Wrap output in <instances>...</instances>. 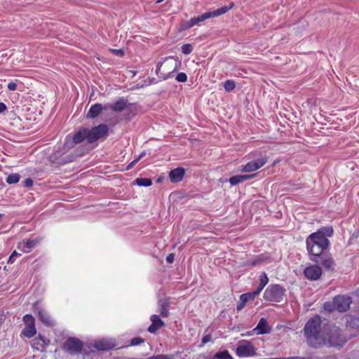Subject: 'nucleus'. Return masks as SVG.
I'll use <instances>...</instances> for the list:
<instances>
[{"label":"nucleus","mask_w":359,"mask_h":359,"mask_svg":"<svg viewBox=\"0 0 359 359\" xmlns=\"http://www.w3.org/2000/svg\"><path fill=\"white\" fill-rule=\"evenodd\" d=\"M144 341V339L142 337H135L130 340V346H138L143 343Z\"/></svg>","instance_id":"f704fd0d"},{"label":"nucleus","mask_w":359,"mask_h":359,"mask_svg":"<svg viewBox=\"0 0 359 359\" xmlns=\"http://www.w3.org/2000/svg\"><path fill=\"white\" fill-rule=\"evenodd\" d=\"M313 262L321 264L327 271H332L334 269L335 263L332 255L325 252L320 256L311 257Z\"/></svg>","instance_id":"6e6552de"},{"label":"nucleus","mask_w":359,"mask_h":359,"mask_svg":"<svg viewBox=\"0 0 359 359\" xmlns=\"http://www.w3.org/2000/svg\"><path fill=\"white\" fill-rule=\"evenodd\" d=\"M192 50L193 47L190 43H185L182 46V52L185 55L190 54Z\"/></svg>","instance_id":"72a5a7b5"},{"label":"nucleus","mask_w":359,"mask_h":359,"mask_svg":"<svg viewBox=\"0 0 359 359\" xmlns=\"http://www.w3.org/2000/svg\"><path fill=\"white\" fill-rule=\"evenodd\" d=\"M35 326H25L22 333L27 337L31 338L36 334Z\"/></svg>","instance_id":"bb28decb"},{"label":"nucleus","mask_w":359,"mask_h":359,"mask_svg":"<svg viewBox=\"0 0 359 359\" xmlns=\"http://www.w3.org/2000/svg\"><path fill=\"white\" fill-rule=\"evenodd\" d=\"M84 140H86L88 142V128H82L79 130L73 137V142L75 144H79L82 142Z\"/></svg>","instance_id":"4be33fe9"},{"label":"nucleus","mask_w":359,"mask_h":359,"mask_svg":"<svg viewBox=\"0 0 359 359\" xmlns=\"http://www.w3.org/2000/svg\"><path fill=\"white\" fill-rule=\"evenodd\" d=\"M164 0H157V3H161L162 1H163Z\"/></svg>","instance_id":"5fc2aeb1"},{"label":"nucleus","mask_w":359,"mask_h":359,"mask_svg":"<svg viewBox=\"0 0 359 359\" xmlns=\"http://www.w3.org/2000/svg\"><path fill=\"white\" fill-rule=\"evenodd\" d=\"M128 105V101L123 97H120L116 102L112 104H108L107 109L110 108L114 111L121 112L123 111Z\"/></svg>","instance_id":"412c9836"},{"label":"nucleus","mask_w":359,"mask_h":359,"mask_svg":"<svg viewBox=\"0 0 359 359\" xmlns=\"http://www.w3.org/2000/svg\"><path fill=\"white\" fill-rule=\"evenodd\" d=\"M145 154H146L145 151H143V152H142V153L139 156V157L137 158V159H138V161H140V160L143 156H145Z\"/></svg>","instance_id":"603ef678"},{"label":"nucleus","mask_w":359,"mask_h":359,"mask_svg":"<svg viewBox=\"0 0 359 359\" xmlns=\"http://www.w3.org/2000/svg\"><path fill=\"white\" fill-rule=\"evenodd\" d=\"M23 321L25 324V326H35L34 318L32 315L26 314L23 317Z\"/></svg>","instance_id":"2f4dec72"},{"label":"nucleus","mask_w":359,"mask_h":359,"mask_svg":"<svg viewBox=\"0 0 359 359\" xmlns=\"http://www.w3.org/2000/svg\"><path fill=\"white\" fill-rule=\"evenodd\" d=\"M229 182L233 186L237 185L240 183H243L240 175H235V176L231 177L229 180Z\"/></svg>","instance_id":"473e14b6"},{"label":"nucleus","mask_w":359,"mask_h":359,"mask_svg":"<svg viewBox=\"0 0 359 359\" xmlns=\"http://www.w3.org/2000/svg\"><path fill=\"white\" fill-rule=\"evenodd\" d=\"M335 309L339 312H344L349 309L351 299L346 294L337 295L334 298Z\"/></svg>","instance_id":"9d476101"},{"label":"nucleus","mask_w":359,"mask_h":359,"mask_svg":"<svg viewBox=\"0 0 359 359\" xmlns=\"http://www.w3.org/2000/svg\"><path fill=\"white\" fill-rule=\"evenodd\" d=\"M24 186L25 187H31L33 186V180L31 178H27L24 181Z\"/></svg>","instance_id":"37998d69"},{"label":"nucleus","mask_w":359,"mask_h":359,"mask_svg":"<svg viewBox=\"0 0 359 359\" xmlns=\"http://www.w3.org/2000/svg\"><path fill=\"white\" fill-rule=\"evenodd\" d=\"M256 175H257V174H251V175H240V177L241 178L242 182H244L247 180L254 178Z\"/></svg>","instance_id":"ea45409f"},{"label":"nucleus","mask_w":359,"mask_h":359,"mask_svg":"<svg viewBox=\"0 0 359 359\" xmlns=\"http://www.w3.org/2000/svg\"><path fill=\"white\" fill-rule=\"evenodd\" d=\"M176 80L178 81V82H181V83H184L185 81H187V76L185 73L184 72H181V73H179L177 76H176Z\"/></svg>","instance_id":"4c0bfd02"},{"label":"nucleus","mask_w":359,"mask_h":359,"mask_svg":"<svg viewBox=\"0 0 359 359\" xmlns=\"http://www.w3.org/2000/svg\"><path fill=\"white\" fill-rule=\"evenodd\" d=\"M255 353V349L252 344L246 340L239 341L236 348V354L241 358L252 356Z\"/></svg>","instance_id":"1a4fd4ad"},{"label":"nucleus","mask_w":359,"mask_h":359,"mask_svg":"<svg viewBox=\"0 0 359 359\" xmlns=\"http://www.w3.org/2000/svg\"><path fill=\"white\" fill-rule=\"evenodd\" d=\"M50 341L46 337L39 335L32 340V346L35 350H40L48 346Z\"/></svg>","instance_id":"6ab92c4d"},{"label":"nucleus","mask_w":359,"mask_h":359,"mask_svg":"<svg viewBox=\"0 0 359 359\" xmlns=\"http://www.w3.org/2000/svg\"><path fill=\"white\" fill-rule=\"evenodd\" d=\"M35 310L38 311L39 318L43 324L48 326H53L54 325V320L45 310L39 309L37 307H35Z\"/></svg>","instance_id":"aec40b11"},{"label":"nucleus","mask_w":359,"mask_h":359,"mask_svg":"<svg viewBox=\"0 0 359 359\" xmlns=\"http://www.w3.org/2000/svg\"><path fill=\"white\" fill-rule=\"evenodd\" d=\"M185 175V170L183 168H175L169 172V178L171 182L177 183L181 182Z\"/></svg>","instance_id":"2eb2a0df"},{"label":"nucleus","mask_w":359,"mask_h":359,"mask_svg":"<svg viewBox=\"0 0 359 359\" xmlns=\"http://www.w3.org/2000/svg\"><path fill=\"white\" fill-rule=\"evenodd\" d=\"M282 289L279 285H270V292H282Z\"/></svg>","instance_id":"c03bdc74"},{"label":"nucleus","mask_w":359,"mask_h":359,"mask_svg":"<svg viewBox=\"0 0 359 359\" xmlns=\"http://www.w3.org/2000/svg\"><path fill=\"white\" fill-rule=\"evenodd\" d=\"M113 51L117 53L123 54V51L121 50H113Z\"/></svg>","instance_id":"864d4df0"},{"label":"nucleus","mask_w":359,"mask_h":359,"mask_svg":"<svg viewBox=\"0 0 359 359\" xmlns=\"http://www.w3.org/2000/svg\"><path fill=\"white\" fill-rule=\"evenodd\" d=\"M323 308L325 311L327 312H332L334 309H335L334 303L327 302L324 304Z\"/></svg>","instance_id":"c9c22d12"},{"label":"nucleus","mask_w":359,"mask_h":359,"mask_svg":"<svg viewBox=\"0 0 359 359\" xmlns=\"http://www.w3.org/2000/svg\"><path fill=\"white\" fill-rule=\"evenodd\" d=\"M108 133L109 127L106 124H100L88 129V143H93L99 139H105Z\"/></svg>","instance_id":"423d86ee"},{"label":"nucleus","mask_w":359,"mask_h":359,"mask_svg":"<svg viewBox=\"0 0 359 359\" xmlns=\"http://www.w3.org/2000/svg\"><path fill=\"white\" fill-rule=\"evenodd\" d=\"M271 359H283V358H271Z\"/></svg>","instance_id":"6e6d98bb"},{"label":"nucleus","mask_w":359,"mask_h":359,"mask_svg":"<svg viewBox=\"0 0 359 359\" xmlns=\"http://www.w3.org/2000/svg\"><path fill=\"white\" fill-rule=\"evenodd\" d=\"M325 343L322 345L327 346H342L346 342L345 338L341 335V330L336 326H328L325 331Z\"/></svg>","instance_id":"20e7f679"},{"label":"nucleus","mask_w":359,"mask_h":359,"mask_svg":"<svg viewBox=\"0 0 359 359\" xmlns=\"http://www.w3.org/2000/svg\"><path fill=\"white\" fill-rule=\"evenodd\" d=\"M268 161V158L264 156L263 158L257 159L253 161L248 162L241 169L242 172H250L263 167Z\"/></svg>","instance_id":"9b49d317"},{"label":"nucleus","mask_w":359,"mask_h":359,"mask_svg":"<svg viewBox=\"0 0 359 359\" xmlns=\"http://www.w3.org/2000/svg\"><path fill=\"white\" fill-rule=\"evenodd\" d=\"M321 318L316 315L308 320L304 327V332L309 345L313 347L322 346L325 343L324 335L327 327H321Z\"/></svg>","instance_id":"f257e3e1"},{"label":"nucleus","mask_w":359,"mask_h":359,"mask_svg":"<svg viewBox=\"0 0 359 359\" xmlns=\"http://www.w3.org/2000/svg\"><path fill=\"white\" fill-rule=\"evenodd\" d=\"M174 261V255L173 254H169L166 257V262L168 263H172Z\"/></svg>","instance_id":"de8ad7c7"},{"label":"nucleus","mask_w":359,"mask_h":359,"mask_svg":"<svg viewBox=\"0 0 359 359\" xmlns=\"http://www.w3.org/2000/svg\"><path fill=\"white\" fill-rule=\"evenodd\" d=\"M306 243L311 258L320 256L325 252L330 245V241L327 237H319L318 233H311L306 238Z\"/></svg>","instance_id":"f03ea898"},{"label":"nucleus","mask_w":359,"mask_h":359,"mask_svg":"<svg viewBox=\"0 0 359 359\" xmlns=\"http://www.w3.org/2000/svg\"><path fill=\"white\" fill-rule=\"evenodd\" d=\"M147 359H172V358L167 355H157L149 357Z\"/></svg>","instance_id":"a19ab883"},{"label":"nucleus","mask_w":359,"mask_h":359,"mask_svg":"<svg viewBox=\"0 0 359 359\" xmlns=\"http://www.w3.org/2000/svg\"><path fill=\"white\" fill-rule=\"evenodd\" d=\"M6 109H7L6 105L3 102H0V114L4 112V111H6Z\"/></svg>","instance_id":"09e8293b"},{"label":"nucleus","mask_w":359,"mask_h":359,"mask_svg":"<svg viewBox=\"0 0 359 359\" xmlns=\"http://www.w3.org/2000/svg\"><path fill=\"white\" fill-rule=\"evenodd\" d=\"M283 359H305V358H301V357H288V358H283Z\"/></svg>","instance_id":"3c124183"},{"label":"nucleus","mask_w":359,"mask_h":359,"mask_svg":"<svg viewBox=\"0 0 359 359\" xmlns=\"http://www.w3.org/2000/svg\"><path fill=\"white\" fill-rule=\"evenodd\" d=\"M271 327L269 326L267 320L262 318L259 321L257 327L252 332H256L257 334H268L271 332Z\"/></svg>","instance_id":"a211bd4d"},{"label":"nucleus","mask_w":359,"mask_h":359,"mask_svg":"<svg viewBox=\"0 0 359 359\" xmlns=\"http://www.w3.org/2000/svg\"><path fill=\"white\" fill-rule=\"evenodd\" d=\"M283 293H264V298L266 299L271 300L273 297H276L278 294H282Z\"/></svg>","instance_id":"58836bf2"},{"label":"nucleus","mask_w":359,"mask_h":359,"mask_svg":"<svg viewBox=\"0 0 359 359\" xmlns=\"http://www.w3.org/2000/svg\"><path fill=\"white\" fill-rule=\"evenodd\" d=\"M224 89L226 92H231L236 88V83L233 80H226L224 83Z\"/></svg>","instance_id":"7c9ffc66"},{"label":"nucleus","mask_w":359,"mask_h":359,"mask_svg":"<svg viewBox=\"0 0 359 359\" xmlns=\"http://www.w3.org/2000/svg\"><path fill=\"white\" fill-rule=\"evenodd\" d=\"M135 183L136 184L139 185V186H142V187H149L152 184V181L151 179H149V178H137L135 180Z\"/></svg>","instance_id":"c756f323"},{"label":"nucleus","mask_w":359,"mask_h":359,"mask_svg":"<svg viewBox=\"0 0 359 359\" xmlns=\"http://www.w3.org/2000/svg\"><path fill=\"white\" fill-rule=\"evenodd\" d=\"M138 162V159L133 160L130 163H129L127 166V170H129L133 168V167Z\"/></svg>","instance_id":"49530a36"},{"label":"nucleus","mask_w":359,"mask_h":359,"mask_svg":"<svg viewBox=\"0 0 359 359\" xmlns=\"http://www.w3.org/2000/svg\"><path fill=\"white\" fill-rule=\"evenodd\" d=\"M214 359H232L231 355L227 350L217 352L214 355Z\"/></svg>","instance_id":"c85d7f7f"},{"label":"nucleus","mask_w":359,"mask_h":359,"mask_svg":"<svg viewBox=\"0 0 359 359\" xmlns=\"http://www.w3.org/2000/svg\"><path fill=\"white\" fill-rule=\"evenodd\" d=\"M170 304V299L169 298L161 299L158 301V306L160 307L161 316L163 318L168 316V311Z\"/></svg>","instance_id":"5701e85b"},{"label":"nucleus","mask_w":359,"mask_h":359,"mask_svg":"<svg viewBox=\"0 0 359 359\" xmlns=\"http://www.w3.org/2000/svg\"><path fill=\"white\" fill-rule=\"evenodd\" d=\"M8 89L12 91L15 90L17 89V84L13 81L9 82L8 83Z\"/></svg>","instance_id":"79ce46f5"},{"label":"nucleus","mask_w":359,"mask_h":359,"mask_svg":"<svg viewBox=\"0 0 359 359\" xmlns=\"http://www.w3.org/2000/svg\"><path fill=\"white\" fill-rule=\"evenodd\" d=\"M150 320L151 324L148 327V331L151 334L156 333V332L158 330L164 326L163 321L160 318V317L158 315H152L150 318Z\"/></svg>","instance_id":"dca6fc26"},{"label":"nucleus","mask_w":359,"mask_h":359,"mask_svg":"<svg viewBox=\"0 0 359 359\" xmlns=\"http://www.w3.org/2000/svg\"><path fill=\"white\" fill-rule=\"evenodd\" d=\"M20 175L18 173H13L9 175L6 178V182L8 184H13L18 183L20 180Z\"/></svg>","instance_id":"cd10ccee"},{"label":"nucleus","mask_w":359,"mask_h":359,"mask_svg":"<svg viewBox=\"0 0 359 359\" xmlns=\"http://www.w3.org/2000/svg\"><path fill=\"white\" fill-rule=\"evenodd\" d=\"M102 109H107V106L104 105L102 107L100 103L93 104L86 114V118L91 119L96 118L101 113Z\"/></svg>","instance_id":"f3484780"},{"label":"nucleus","mask_w":359,"mask_h":359,"mask_svg":"<svg viewBox=\"0 0 359 359\" xmlns=\"http://www.w3.org/2000/svg\"><path fill=\"white\" fill-rule=\"evenodd\" d=\"M83 348V341L75 337H69L63 345V349L71 355L81 353Z\"/></svg>","instance_id":"0eeeda50"},{"label":"nucleus","mask_w":359,"mask_h":359,"mask_svg":"<svg viewBox=\"0 0 359 359\" xmlns=\"http://www.w3.org/2000/svg\"><path fill=\"white\" fill-rule=\"evenodd\" d=\"M211 340V336L210 334H207V335H205L203 338H202V343L203 344L209 342Z\"/></svg>","instance_id":"a18cd8bd"},{"label":"nucleus","mask_w":359,"mask_h":359,"mask_svg":"<svg viewBox=\"0 0 359 359\" xmlns=\"http://www.w3.org/2000/svg\"><path fill=\"white\" fill-rule=\"evenodd\" d=\"M41 241V238L36 237L34 239H27L20 242L18 248L23 253L30 252Z\"/></svg>","instance_id":"f8f14e48"},{"label":"nucleus","mask_w":359,"mask_h":359,"mask_svg":"<svg viewBox=\"0 0 359 359\" xmlns=\"http://www.w3.org/2000/svg\"><path fill=\"white\" fill-rule=\"evenodd\" d=\"M260 262H261V259H257L255 260H253L252 262V265L255 266V265L257 264L258 263H259Z\"/></svg>","instance_id":"8fccbe9b"},{"label":"nucleus","mask_w":359,"mask_h":359,"mask_svg":"<svg viewBox=\"0 0 359 359\" xmlns=\"http://www.w3.org/2000/svg\"><path fill=\"white\" fill-rule=\"evenodd\" d=\"M116 346L115 341L112 339H102L95 341L92 347L97 351H108Z\"/></svg>","instance_id":"4468645a"},{"label":"nucleus","mask_w":359,"mask_h":359,"mask_svg":"<svg viewBox=\"0 0 359 359\" xmlns=\"http://www.w3.org/2000/svg\"><path fill=\"white\" fill-rule=\"evenodd\" d=\"M234 6L233 3H231L229 6H222L215 11L206 12L201 15L191 18L189 21L186 22L183 25L184 29H188L198 25L199 22H203L210 18H215L226 13Z\"/></svg>","instance_id":"7ed1b4c3"},{"label":"nucleus","mask_w":359,"mask_h":359,"mask_svg":"<svg viewBox=\"0 0 359 359\" xmlns=\"http://www.w3.org/2000/svg\"><path fill=\"white\" fill-rule=\"evenodd\" d=\"M269 282V278L265 272L259 276V285L255 292H262Z\"/></svg>","instance_id":"a878e982"},{"label":"nucleus","mask_w":359,"mask_h":359,"mask_svg":"<svg viewBox=\"0 0 359 359\" xmlns=\"http://www.w3.org/2000/svg\"><path fill=\"white\" fill-rule=\"evenodd\" d=\"M304 276L309 280H316L322 275V269L318 265H310L304 271Z\"/></svg>","instance_id":"ddd939ff"},{"label":"nucleus","mask_w":359,"mask_h":359,"mask_svg":"<svg viewBox=\"0 0 359 359\" xmlns=\"http://www.w3.org/2000/svg\"><path fill=\"white\" fill-rule=\"evenodd\" d=\"M20 256V253H18L15 250H14L8 257V264H13L15 260V257Z\"/></svg>","instance_id":"e433bc0d"},{"label":"nucleus","mask_w":359,"mask_h":359,"mask_svg":"<svg viewBox=\"0 0 359 359\" xmlns=\"http://www.w3.org/2000/svg\"><path fill=\"white\" fill-rule=\"evenodd\" d=\"M256 294L257 293H243L240 297V303H238L236 306V310L238 311L242 310L244 308V306H245L246 303L248 302V301L250 298V296L251 294ZM252 297H255V295H253Z\"/></svg>","instance_id":"b1692460"},{"label":"nucleus","mask_w":359,"mask_h":359,"mask_svg":"<svg viewBox=\"0 0 359 359\" xmlns=\"http://www.w3.org/2000/svg\"><path fill=\"white\" fill-rule=\"evenodd\" d=\"M313 233H318L319 235V237H330L333 234V229L332 226H323L320 228L318 231L314 232Z\"/></svg>","instance_id":"393cba45"},{"label":"nucleus","mask_w":359,"mask_h":359,"mask_svg":"<svg viewBox=\"0 0 359 359\" xmlns=\"http://www.w3.org/2000/svg\"><path fill=\"white\" fill-rule=\"evenodd\" d=\"M177 70V62L171 59L165 58L163 62L157 64L156 74L164 79Z\"/></svg>","instance_id":"39448f33"}]
</instances>
